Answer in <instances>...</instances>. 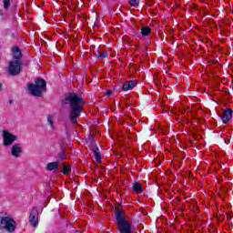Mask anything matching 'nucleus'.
<instances>
[{
  "label": "nucleus",
  "mask_w": 233,
  "mask_h": 233,
  "mask_svg": "<svg viewBox=\"0 0 233 233\" xmlns=\"http://www.w3.org/2000/svg\"><path fill=\"white\" fill-rule=\"evenodd\" d=\"M62 103L69 106V119L72 125L77 124V118L81 116V112L85 110V98L76 93H68L65 96Z\"/></svg>",
  "instance_id": "1"
},
{
  "label": "nucleus",
  "mask_w": 233,
  "mask_h": 233,
  "mask_svg": "<svg viewBox=\"0 0 233 233\" xmlns=\"http://www.w3.org/2000/svg\"><path fill=\"white\" fill-rule=\"evenodd\" d=\"M115 214L116 218V225L120 233H132V223L127 220L125 213L119 208H115Z\"/></svg>",
  "instance_id": "2"
},
{
  "label": "nucleus",
  "mask_w": 233,
  "mask_h": 233,
  "mask_svg": "<svg viewBox=\"0 0 233 233\" xmlns=\"http://www.w3.org/2000/svg\"><path fill=\"white\" fill-rule=\"evenodd\" d=\"M0 228H5L7 232H14L15 230V220L7 216H0Z\"/></svg>",
  "instance_id": "3"
},
{
  "label": "nucleus",
  "mask_w": 233,
  "mask_h": 233,
  "mask_svg": "<svg viewBox=\"0 0 233 233\" xmlns=\"http://www.w3.org/2000/svg\"><path fill=\"white\" fill-rule=\"evenodd\" d=\"M21 74V60H14L9 62L8 75L19 76Z\"/></svg>",
  "instance_id": "4"
},
{
  "label": "nucleus",
  "mask_w": 233,
  "mask_h": 233,
  "mask_svg": "<svg viewBox=\"0 0 233 233\" xmlns=\"http://www.w3.org/2000/svg\"><path fill=\"white\" fill-rule=\"evenodd\" d=\"M3 137L5 147H10V145H14V141L17 140V137L8 131H3Z\"/></svg>",
  "instance_id": "5"
},
{
  "label": "nucleus",
  "mask_w": 233,
  "mask_h": 233,
  "mask_svg": "<svg viewBox=\"0 0 233 233\" xmlns=\"http://www.w3.org/2000/svg\"><path fill=\"white\" fill-rule=\"evenodd\" d=\"M29 223H31L32 227H37V223H39V211L37 208H33L31 213L29 215Z\"/></svg>",
  "instance_id": "6"
},
{
  "label": "nucleus",
  "mask_w": 233,
  "mask_h": 233,
  "mask_svg": "<svg viewBox=\"0 0 233 233\" xmlns=\"http://www.w3.org/2000/svg\"><path fill=\"white\" fill-rule=\"evenodd\" d=\"M27 88L32 94V96H35V97H43V89H40L35 84H28Z\"/></svg>",
  "instance_id": "7"
},
{
  "label": "nucleus",
  "mask_w": 233,
  "mask_h": 233,
  "mask_svg": "<svg viewBox=\"0 0 233 233\" xmlns=\"http://www.w3.org/2000/svg\"><path fill=\"white\" fill-rule=\"evenodd\" d=\"M11 154L14 157H21V154H23V149L19 146V144H15L13 146L11 149Z\"/></svg>",
  "instance_id": "8"
},
{
  "label": "nucleus",
  "mask_w": 233,
  "mask_h": 233,
  "mask_svg": "<svg viewBox=\"0 0 233 233\" xmlns=\"http://www.w3.org/2000/svg\"><path fill=\"white\" fill-rule=\"evenodd\" d=\"M137 85V81L136 80H127L122 86V90H132Z\"/></svg>",
  "instance_id": "9"
},
{
  "label": "nucleus",
  "mask_w": 233,
  "mask_h": 233,
  "mask_svg": "<svg viewBox=\"0 0 233 233\" xmlns=\"http://www.w3.org/2000/svg\"><path fill=\"white\" fill-rule=\"evenodd\" d=\"M232 119V109L227 108L222 114L223 123H228Z\"/></svg>",
  "instance_id": "10"
},
{
  "label": "nucleus",
  "mask_w": 233,
  "mask_h": 233,
  "mask_svg": "<svg viewBox=\"0 0 233 233\" xmlns=\"http://www.w3.org/2000/svg\"><path fill=\"white\" fill-rule=\"evenodd\" d=\"M35 86H38V88L45 91V90H46V80H45L43 78H37L35 81Z\"/></svg>",
  "instance_id": "11"
},
{
  "label": "nucleus",
  "mask_w": 233,
  "mask_h": 233,
  "mask_svg": "<svg viewBox=\"0 0 233 233\" xmlns=\"http://www.w3.org/2000/svg\"><path fill=\"white\" fill-rule=\"evenodd\" d=\"M59 161L49 162L46 165V170L52 171V170H58L59 169Z\"/></svg>",
  "instance_id": "12"
},
{
  "label": "nucleus",
  "mask_w": 233,
  "mask_h": 233,
  "mask_svg": "<svg viewBox=\"0 0 233 233\" xmlns=\"http://www.w3.org/2000/svg\"><path fill=\"white\" fill-rule=\"evenodd\" d=\"M13 57L16 59V61H21V49L17 46L13 47Z\"/></svg>",
  "instance_id": "13"
},
{
  "label": "nucleus",
  "mask_w": 233,
  "mask_h": 233,
  "mask_svg": "<svg viewBox=\"0 0 233 233\" xmlns=\"http://www.w3.org/2000/svg\"><path fill=\"white\" fill-rule=\"evenodd\" d=\"M62 172H63V174H65V176H68V174H70V172H72V167H70V165L68 163L63 164Z\"/></svg>",
  "instance_id": "14"
},
{
  "label": "nucleus",
  "mask_w": 233,
  "mask_h": 233,
  "mask_svg": "<svg viewBox=\"0 0 233 233\" xmlns=\"http://www.w3.org/2000/svg\"><path fill=\"white\" fill-rule=\"evenodd\" d=\"M93 154H95V159L97 163H100L101 161V154H99V147H93Z\"/></svg>",
  "instance_id": "15"
},
{
  "label": "nucleus",
  "mask_w": 233,
  "mask_h": 233,
  "mask_svg": "<svg viewBox=\"0 0 233 233\" xmlns=\"http://www.w3.org/2000/svg\"><path fill=\"white\" fill-rule=\"evenodd\" d=\"M150 32H152V29H150V27H148V26H142L141 27V34L145 37H147V35H150Z\"/></svg>",
  "instance_id": "16"
},
{
  "label": "nucleus",
  "mask_w": 233,
  "mask_h": 233,
  "mask_svg": "<svg viewBox=\"0 0 233 233\" xmlns=\"http://www.w3.org/2000/svg\"><path fill=\"white\" fill-rule=\"evenodd\" d=\"M133 190L137 194H139V193L143 192V186L141 185V183H135L133 186Z\"/></svg>",
  "instance_id": "17"
},
{
  "label": "nucleus",
  "mask_w": 233,
  "mask_h": 233,
  "mask_svg": "<svg viewBox=\"0 0 233 233\" xmlns=\"http://www.w3.org/2000/svg\"><path fill=\"white\" fill-rule=\"evenodd\" d=\"M129 5L134 8H137L139 6V0H129Z\"/></svg>",
  "instance_id": "18"
},
{
  "label": "nucleus",
  "mask_w": 233,
  "mask_h": 233,
  "mask_svg": "<svg viewBox=\"0 0 233 233\" xmlns=\"http://www.w3.org/2000/svg\"><path fill=\"white\" fill-rule=\"evenodd\" d=\"M108 57V53L104 50L102 53H98V58L100 59H106Z\"/></svg>",
  "instance_id": "19"
},
{
  "label": "nucleus",
  "mask_w": 233,
  "mask_h": 233,
  "mask_svg": "<svg viewBox=\"0 0 233 233\" xmlns=\"http://www.w3.org/2000/svg\"><path fill=\"white\" fill-rule=\"evenodd\" d=\"M66 157H67L66 154H65V152L63 151L58 154V159H60V161H65Z\"/></svg>",
  "instance_id": "20"
},
{
  "label": "nucleus",
  "mask_w": 233,
  "mask_h": 233,
  "mask_svg": "<svg viewBox=\"0 0 233 233\" xmlns=\"http://www.w3.org/2000/svg\"><path fill=\"white\" fill-rule=\"evenodd\" d=\"M4 8L8 10L10 8V0H4Z\"/></svg>",
  "instance_id": "21"
},
{
  "label": "nucleus",
  "mask_w": 233,
  "mask_h": 233,
  "mask_svg": "<svg viewBox=\"0 0 233 233\" xmlns=\"http://www.w3.org/2000/svg\"><path fill=\"white\" fill-rule=\"evenodd\" d=\"M47 122L50 125V127H54V119L52 118V116L48 115Z\"/></svg>",
  "instance_id": "22"
},
{
  "label": "nucleus",
  "mask_w": 233,
  "mask_h": 233,
  "mask_svg": "<svg viewBox=\"0 0 233 233\" xmlns=\"http://www.w3.org/2000/svg\"><path fill=\"white\" fill-rule=\"evenodd\" d=\"M106 96H112V91L111 90H107L106 93Z\"/></svg>",
  "instance_id": "23"
},
{
  "label": "nucleus",
  "mask_w": 233,
  "mask_h": 233,
  "mask_svg": "<svg viewBox=\"0 0 233 233\" xmlns=\"http://www.w3.org/2000/svg\"><path fill=\"white\" fill-rule=\"evenodd\" d=\"M0 90H3V85L0 84Z\"/></svg>",
  "instance_id": "24"
}]
</instances>
